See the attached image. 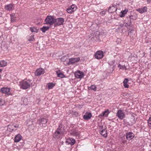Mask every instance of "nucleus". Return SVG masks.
Wrapping results in <instances>:
<instances>
[{"instance_id": "obj_1", "label": "nucleus", "mask_w": 151, "mask_h": 151, "mask_svg": "<svg viewBox=\"0 0 151 151\" xmlns=\"http://www.w3.org/2000/svg\"><path fill=\"white\" fill-rule=\"evenodd\" d=\"M32 80H29L27 81H23L20 82L19 85L20 88L23 89H26L29 88Z\"/></svg>"}, {"instance_id": "obj_2", "label": "nucleus", "mask_w": 151, "mask_h": 151, "mask_svg": "<svg viewBox=\"0 0 151 151\" xmlns=\"http://www.w3.org/2000/svg\"><path fill=\"white\" fill-rule=\"evenodd\" d=\"M64 21V19L62 18L55 19L54 25L51 26V28L54 29L56 27L63 25Z\"/></svg>"}, {"instance_id": "obj_3", "label": "nucleus", "mask_w": 151, "mask_h": 151, "mask_svg": "<svg viewBox=\"0 0 151 151\" xmlns=\"http://www.w3.org/2000/svg\"><path fill=\"white\" fill-rule=\"evenodd\" d=\"M137 15L129 16L127 17L126 19L125 20V22L126 23V24L125 25V27L127 26H130L131 24V22L130 20H135L137 19Z\"/></svg>"}, {"instance_id": "obj_4", "label": "nucleus", "mask_w": 151, "mask_h": 151, "mask_svg": "<svg viewBox=\"0 0 151 151\" xmlns=\"http://www.w3.org/2000/svg\"><path fill=\"white\" fill-rule=\"evenodd\" d=\"M55 18L52 16H47L45 19V24H49L51 27L52 25H54Z\"/></svg>"}, {"instance_id": "obj_5", "label": "nucleus", "mask_w": 151, "mask_h": 151, "mask_svg": "<svg viewBox=\"0 0 151 151\" xmlns=\"http://www.w3.org/2000/svg\"><path fill=\"white\" fill-rule=\"evenodd\" d=\"M116 116L120 119H122L125 117V115L123 111L121 110L118 111L116 114Z\"/></svg>"}, {"instance_id": "obj_6", "label": "nucleus", "mask_w": 151, "mask_h": 151, "mask_svg": "<svg viewBox=\"0 0 151 151\" xmlns=\"http://www.w3.org/2000/svg\"><path fill=\"white\" fill-rule=\"evenodd\" d=\"M38 122L39 124L41 126L45 127L46 125V124L47 122V120L46 119L41 118L38 120Z\"/></svg>"}, {"instance_id": "obj_7", "label": "nucleus", "mask_w": 151, "mask_h": 151, "mask_svg": "<svg viewBox=\"0 0 151 151\" xmlns=\"http://www.w3.org/2000/svg\"><path fill=\"white\" fill-rule=\"evenodd\" d=\"M70 132L72 135L78 137V138H79L80 136L79 132L75 129H71L70 131Z\"/></svg>"}, {"instance_id": "obj_8", "label": "nucleus", "mask_w": 151, "mask_h": 151, "mask_svg": "<svg viewBox=\"0 0 151 151\" xmlns=\"http://www.w3.org/2000/svg\"><path fill=\"white\" fill-rule=\"evenodd\" d=\"M77 9V6L74 4L72 5L67 9V11L69 13H72Z\"/></svg>"}, {"instance_id": "obj_9", "label": "nucleus", "mask_w": 151, "mask_h": 151, "mask_svg": "<svg viewBox=\"0 0 151 151\" xmlns=\"http://www.w3.org/2000/svg\"><path fill=\"white\" fill-rule=\"evenodd\" d=\"M63 136V135L61 134L57 130H56L55 132L53 134V137L56 139L61 138Z\"/></svg>"}, {"instance_id": "obj_10", "label": "nucleus", "mask_w": 151, "mask_h": 151, "mask_svg": "<svg viewBox=\"0 0 151 151\" xmlns=\"http://www.w3.org/2000/svg\"><path fill=\"white\" fill-rule=\"evenodd\" d=\"M103 54L101 51H97L95 54V58L97 59H100L103 57Z\"/></svg>"}, {"instance_id": "obj_11", "label": "nucleus", "mask_w": 151, "mask_h": 151, "mask_svg": "<svg viewBox=\"0 0 151 151\" xmlns=\"http://www.w3.org/2000/svg\"><path fill=\"white\" fill-rule=\"evenodd\" d=\"M75 74L76 77L77 78H82L84 76L83 73L79 70L76 72Z\"/></svg>"}, {"instance_id": "obj_12", "label": "nucleus", "mask_w": 151, "mask_h": 151, "mask_svg": "<svg viewBox=\"0 0 151 151\" xmlns=\"http://www.w3.org/2000/svg\"><path fill=\"white\" fill-rule=\"evenodd\" d=\"M134 134L132 132H127L126 134L127 139L129 140H131L134 137Z\"/></svg>"}, {"instance_id": "obj_13", "label": "nucleus", "mask_w": 151, "mask_h": 151, "mask_svg": "<svg viewBox=\"0 0 151 151\" xmlns=\"http://www.w3.org/2000/svg\"><path fill=\"white\" fill-rule=\"evenodd\" d=\"M44 70L43 69L40 68L37 69L35 72V74L36 76H39L43 74Z\"/></svg>"}, {"instance_id": "obj_14", "label": "nucleus", "mask_w": 151, "mask_h": 151, "mask_svg": "<svg viewBox=\"0 0 151 151\" xmlns=\"http://www.w3.org/2000/svg\"><path fill=\"white\" fill-rule=\"evenodd\" d=\"M62 124H60L59 125L58 128L56 129L61 134L63 135L65 132V129L64 127H62Z\"/></svg>"}, {"instance_id": "obj_15", "label": "nucleus", "mask_w": 151, "mask_h": 151, "mask_svg": "<svg viewBox=\"0 0 151 151\" xmlns=\"http://www.w3.org/2000/svg\"><path fill=\"white\" fill-rule=\"evenodd\" d=\"M80 60L79 58H73L69 59V63L70 64H73L75 62L79 61Z\"/></svg>"}, {"instance_id": "obj_16", "label": "nucleus", "mask_w": 151, "mask_h": 151, "mask_svg": "<svg viewBox=\"0 0 151 151\" xmlns=\"http://www.w3.org/2000/svg\"><path fill=\"white\" fill-rule=\"evenodd\" d=\"M92 116V114L90 112H86L83 116V118L86 120L89 119Z\"/></svg>"}, {"instance_id": "obj_17", "label": "nucleus", "mask_w": 151, "mask_h": 151, "mask_svg": "<svg viewBox=\"0 0 151 151\" xmlns=\"http://www.w3.org/2000/svg\"><path fill=\"white\" fill-rule=\"evenodd\" d=\"M95 36H93V38L96 41H99V32L98 31H96L94 32Z\"/></svg>"}, {"instance_id": "obj_18", "label": "nucleus", "mask_w": 151, "mask_h": 151, "mask_svg": "<svg viewBox=\"0 0 151 151\" xmlns=\"http://www.w3.org/2000/svg\"><path fill=\"white\" fill-rule=\"evenodd\" d=\"M136 10L140 13H142L147 11V8L145 6L141 8L137 9H136Z\"/></svg>"}, {"instance_id": "obj_19", "label": "nucleus", "mask_w": 151, "mask_h": 151, "mask_svg": "<svg viewBox=\"0 0 151 151\" xmlns=\"http://www.w3.org/2000/svg\"><path fill=\"white\" fill-rule=\"evenodd\" d=\"M22 137L19 134L17 135L14 138V142H19L21 139Z\"/></svg>"}, {"instance_id": "obj_20", "label": "nucleus", "mask_w": 151, "mask_h": 151, "mask_svg": "<svg viewBox=\"0 0 151 151\" xmlns=\"http://www.w3.org/2000/svg\"><path fill=\"white\" fill-rule=\"evenodd\" d=\"M10 91V89L8 88H2L1 89V91L3 93H9Z\"/></svg>"}, {"instance_id": "obj_21", "label": "nucleus", "mask_w": 151, "mask_h": 151, "mask_svg": "<svg viewBox=\"0 0 151 151\" xmlns=\"http://www.w3.org/2000/svg\"><path fill=\"white\" fill-rule=\"evenodd\" d=\"M13 5L12 4H9L5 6V9L7 11H11L12 10Z\"/></svg>"}, {"instance_id": "obj_22", "label": "nucleus", "mask_w": 151, "mask_h": 151, "mask_svg": "<svg viewBox=\"0 0 151 151\" xmlns=\"http://www.w3.org/2000/svg\"><path fill=\"white\" fill-rule=\"evenodd\" d=\"M116 10V9L114 6L109 7L108 9V12L109 13H111L114 12Z\"/></svg>"}, {"instance_id": "obj_23", "label": "nucleus", "mask_w": 151, "mask_h": 151, "mask_svg": "<svg viewBox=\"0 0 151 151\" xmlns=\"http://www.w3.org/2000/svg\"><path fill=\"white\" fill-rule=\"evenodd\" d=\"M109 114V110H106L104 111L101 114H100L99 116V117L104 116H107Z\"/></svg>"}, {"instance_id": "obj_24", "label": "nucleus", "mask_w": 151, "mask_h": 151, "mask_svg": "<svg viewBox=\"0 0 151 151\" xmlns=\"http://www.w3.org/2000/svg\"><path fill=\"white\" fill-rule=\"evenodd\" d=\"M56 72L57 75V76L61 78H64L65 76L64 75L63 73H62L60 70L56 71Z\"/></svg>"}, {"instance_id": "obj_25", "label": "nucleus", "mask_w": 151, "mask_h": 151, "mask_svg": "<svg viewBox=\"0 0 151 151\" xmlns=\"http://www.w3.org/2000/svg\"><path fill=\"white\" fill-rule=\"evenodd\" d=\"M7 62L4 60H2L0 61V67H3L6 66L7 65Z\"/></svg>"}, {"instance_id": "obj_26", "label": "nucleus", "mask_w": 151, "mask_h": 151, "mask_svg": "<svg viewBox=\"0 0 151 151\" xmlns=\"http://www.w3.org/2000/svg\"><path fill=\"white\" fill-rule=\"evenodd\" d=\"M67 142L71 145H73L75 143L76 141L75 140L71 138H70L69 139H68Z\"/></svg>"}, {"instance_id": "obj_27", "label": "nucleus", "mask_w": 151, "mask_h": 151, "mask_svg": "<svg viewBox=\"0 0 151 151\" xmlns=\"http://www.w3.org/2000/svg\"><path fill=\"white\" fill-rule=\"evenodd\" d=\"M128 81V79L127 78H125L123 81L124 86L125 88H128L129 87V85L127 84Z\"/></svg>"}, {"instance_id": "obj_28", "label": "nucleus", "mask_w": 151, "mask_h": 151, "mask_svg": "<svg viewBox=\"0 0 151 151\" xmlns=\"http://www.w3.org/2000/svg\"><path fill=\"white\" fill-rule=\"evenodd\" d=\"M128 12V10L127 9H125L124 10L121 11V14L120 15V17H124Z\"/></svg>"}, {"instance_id": "obj_29", "label": "nucleus", "mask_w": 151, "mask_h": 151, "mask_svg": "<svg viewBox=\"0 0 151 151\" xmlns=\"http://www.w3.org/2000/svg\"><path fill=\"white\" fill-rule=\"evenodd\" d=\"M107 131L105 129H103L101 131L100 133L101 134L105 137H106Z\"/></svg>"}, {"instance_id": "obj_30", "label": "nucleus", "mask_w": 151, "mask_h": 151, "mask_svg": "<svg viewBox=\"0 0 151 151\" xmlns=\"http://www.w3.org/2000/svg\"><path fill=\"white\" fill-rule=\"evenodd\" d=\"M49 28V27L48 26H43L40 28V30L43 32H45L48 30Z\"/></svg>"}, {"instance_id": "obj_31", "label": "nucleus", "mask_w": 151, "mask_h": 151, "mask_svg": "<svg viewBox=\"0 0 151 151\" xmlns=\"http://www.w3.org/2000/svg\"><path fill=\"white\" fill-rule=\"evenodd\" d=\"M14 125H9L8 126L7 130L9 132H12L14 130Z\"/></svg>"}, {"instance_id": "obj_32", "label": "nucleus", "mask_w": 151, "mask_h": 151, "mask_svg": "<svg viewBox=\"0 0 151 151\" xmlns=\"http://www.w3.org/2000/svg\"><path fill=\"white\" fill-rule=\"evenodd\" d=\"M30 31L32 32H35L37 33L38 32V29H37L35 27H30Z\"/></svg>"}, {"instance_id": "obj_33", "label": "nucleus", "mask_w": 151, "mask_h": 151, "mask_svg": "<svg viewBox=\"0 0 151 151\" xmlns=\"http://www.w3.org/2000/svg\"><path fill=\"white\" fill-rule=\"evenodd\" d=\"M55 85L52 83H48L47 86H48V88L49 89L52 88L53 87L55 86Z\"/></svg>"}, {"instance_id": "obj_34", "label": "nucleus", "mask_w": 151, "mask_h": 151, "mask_svg": "<svg viewBox=\"0 0 151 151\" xmlns=\"http://www.w3.org/2000/svg\"><path fill=\"white\" fill-rule=\"evenodd\" d=\"M134 30H132L130 31L128 33V35L131 37H133V35H134V34H133Z\"/></svg>"}, {"instance_id": "obj_35", "label": "nucleus", "mask_w": 151, "mask_h": 151, "mask_svg": "<svg viewBox=\"0 0 151 151\" xmlns=\"http://www.w3.org/2000/svg\"><path fill=\"white\" fill-rule=\"evenodd\" d=\"M96 87L94 85H92L89 87V89L94 91L96 90Z\"/></svg>"}, {"instance_id": "obj_36", "label": "nucleus", "mask_w": 151, "mask_h": 151, "mask_svg": "<svg viewBox=\"0 0 151 151\" xmlns=\"http://www.w3.org/2000/svg\"><path fill=\"white\" fill-rule=\"evenodd\" d=\"M5 104V101L4 99H0V106H3Z\"/></svg>"}, {"instance_id": "obj_37", "label": "nucleus", "mask_w": 151, "mask_h": 151, "mask_svg": "<svg viewBox=\"0 0 151 151\" xmlns=\"http://www.w3.org/2000/svg\"><path fill=\"white\" fill-rule=\"evenodd\" d=\"M130 119V121L132 123V124H134L135 123V118L134 117H133L132 118H131Z\"/></svg>"}, {"instance_id": "obj_38", "label": "nucleus", "mask_w": 151, "mask_h": 151, "mask_svg": "<svg viewBox=\"0 0 151 151\" xmlns=\"http://www.w3.org/2000/svg\"><path fill=\"white\" fill-rule=\"evenodd\" d=\"M118 67L119 68V69H124L126 67L124 65H121L120 64H119L118 65Z\"/></svg>"}, {"instance_id": "obj_39", "label": "nucleus", "mask_w": 151, "mask_h": 151, "mask_svg": "<svg viewBox=\"0 0 151 151\" xmlns=\"http://www.w3.org/2000/svg\"><path fill=\"white\" fill-rule=\"evenodd\" d=\"M34 40V36L32 35L30 36L29 38L28 39V40L30 41H33Z\"/></svg>"}, {"instance_id": "obj_40", "label": "nucleus", "mask_w": 151, "mask_h": 151, "mask_svg": "<svg viewBox=\"0 0 151 151\" xmlns=\"http://www.w3.org/2000/svg\"><path fill=\"white\" fill-rule=\"evenodd\" d=\"M11 20L12 22H14L15 21L14 18V16L13 15H11Z\"/></svg>"}, {"instance_id": "obj_41", "label": "nucleus", "mask_w": 151, "mask_h": 151, "mask_svg": "<svg viewBox=\"0 0 151 151\" xmlns=\"http://www.w3.org/2000/svg\"><path fill=\"white\" fill-rule=\"evenodd\" d=\"M148 124L151 125V117L149 118V120L148 121Z\"/></svg>"}, {"instance_id": "obj_42", "label": "nucleus", "mask_w": 151, "mask_h": 151, "mask_svg": "<svg viewBox=\"0 0 151 151\" xmlns=\"http://www.w3.org/2000/svg\"><path fill=\"white\" fill-rule=\"evenodd\" d=\"M106 13V12L105 11H102L100 12V14L101 15H104Z\"/></svg>"}, {"instance_id": "obj_43", "label": "nucleus", "mask_w": 151, "mask_h": 151, "mask_svg": "<svg viewBox=\"0 0 151 151\" xmlns=\"http://www.w3.org/2000/svg\"><path fill=\"white\" fill-rule=\"evenodd\" d=\"M119 26L121 27H123L124 26V24H120L119 25Z\"/></svg>"}, {"instance_id": "obj_44", "label": "nucleus", "mask_w": 151, "mask_h": 151, "mask_svg": "<svg viewBox=\"0 0 151 151\" xmlns=\"http://www.w3.org/2000/svg\"><path fill=\"white\" fill-rule=\"evenodd\" d=\"M18 127V126L14 125V127L16 128L17 127Z\"/></svg>"}, {"instance_id": "obj_45", "label": "nucleus", "mask_w": 151, "mask_h": 151, "mask_svg": "<svg viewBox=\"0 0 151 151\" xmlns=\"http://www.w3.org/2000/svg\"><path fill=\"white\" fill-rule=\"evenodd\" d=\"M2 71V70L1 69H0V73Z\"/></svg>"}, {"instance_id": "obj_46", "label": "nucleus", "mask_w": 151, "mask_h": 151, "mask_svg": "<svg viewBox=\"0 0 151 151\" xmlns=\"http://www.w3.org/2000/svg\"><path fill=\"white\" fill-rule=\"evenodd\" d=\"M117 40H118V41H119V40L120 41V40L119 39H117Z\"/></svg>"}, {"instance_id": "obj_47", "label": "nucleus", "mask_w": 151, "mask_h": 151, "mask_svg": "<svg viewBox=\"0 0 151 151\" xmlns=\"http://www.w3.org/2000/svg\"><path fill=\"white\" fill-rule=\"evenodd\" d=\"M103 128V126H102L101 127V129H102Z\"/></svg>"}, {"instance_id": "obj_48", "label": "nucleus", "mask_w": 151, "mask_h": 151, "mask_svg": "<svg viewBox=\"0 0 151 151\" xmlns=\"http://www.w3.org/2000/svg\"><path fill=\"white\" fill-rule=\"evenodd\" d=\"M150 1V0H147L148 2H149Z\"/></svg>"}, {"instance_id": "obj_49", "label": "nucleus", "mask_w": 151, "mask_h": 151, "mask_svg": "<svg viewBox=\"0 0 151 151\" xmlns=\"http://www.w3.org/2000/svg\"><path fill=\"white\" fill-rule=\"evenodd\" d=\"M1 75H0V79L1 78Z\"/></svg>"}]
</instances>
